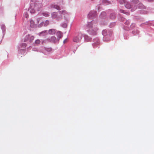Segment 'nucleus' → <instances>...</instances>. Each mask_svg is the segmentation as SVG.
I'll return each instance as SVG.
<instances>
[{"instance_id":"obj_19","label":"nucleus","mask_w":154,"mask_h":154,"mask_svg":"<svg viewBox=\"0 0 154 154\" xmlns=\"http://www.w3.org/2000/svg\"><path fill=\"white\" fill-rule=\"evenodd\" d=\"M59 12L61 14H64L66 13V12L65 10H63L62 11H59Z\"/></svg>"},{"instance_id":"obj_8","label":"nucleus","mask_w":154,"mask_h":154,"mask_svg":"<svg viewBox=\"0 0 154 154\" xmlns=\"http://www.w3.org/2000/svg\"><path fill=\"white\" fill-rule=\"evenodd\" d=\"M48 40L50 42L54 43H55L56 42V38L55 36H52L50 38H49Z\"/></svg>"},{"instance_id":"obj_26","label":"nucleus","mask_w":154,"mask_h":154,"mask_svg":"<svg viewBox=\"0 0 154 154\" xmlns=\"http://www.w3.org/2000/svg\"><path fill=\"white\" fill-rule=\"evenodd\" d=\"M122 11V13H123V12H124V11H123V10H122V11Z\"/></svg>"},{"instance_id":"obj_13","label":"nucleus","mask_w":154,"mask_h":154,"mask_svg":"<svg viewBox=\"0 0 154 154\" xmlns=\"http://www.w3.org/2000/svg\"><path fill=\"white\" fill-rule=\"evenodd\" d=\"M52 7L55 8L58 10H60V7L59 6L57 5H54L52 6Z\"/></svg>"},{"instance_id":"obj_1","label":"nucleus","mask_w":154,"mask_h":154,"mask_svg":"<svg viewBox=\"0 0 154 154\" xmlns=\"http://www.w3.org/2000/svg\"><path fill=\"white\" fill-rule=\"evenodd\" d=\"M86 29L89 34L94 35L97 34V29L95 25L93 26V22L92 21L88 23L86 25Z\"/></svg>"},{"instance_id":"obj_6","label":"nucleus","mask_w":154,"mask_h":154,"mask_svg":"<svg viewBox=\"0 0 154 154\" xmlns=\"http://www.w3.org/2000/svg\"><path fill=\"white\" fill-rule=\"evenodd\" d=\"M49 23V21L48 20H46L45 23H44L43 22H42L39 25L40 26H43V25L44 24V26H47V25H48Z\"/></svg>"},{"instance_id":"obj_7","label":"nucleus","mask_w":154,"mask_h":154,"mask_svg":"<svg viewBox=\"0 0 154 154\" xmlns=\"http://www.w3.org/2000/svg\"><path fill=\"white\" fill-rule=\"evenodd\" d=\"M51 17L53 19L57 18V17L58 15L57 12H54L52 13L51 14Z\"/></svg>"},{"instance_id":"obj_2","label":"nucleus","mask_w":154,"mask_h":154,"mask_svg":"<svg viewBox=\"0 0 154 154\" xmlns=\"http://www.w3.org/2000/svg\"><path fill=\"white\" fill-rule=\"evenodd\" d=\"M82 37V33H79L77 36H75L73 39V42H80Z\"/></svg>"},{"instance_id":"obj_3","label":"nucleus","mask_w":154,"mask_h":154,"mask_svg":"<svg viewBox=\"0 0 154 154\" xmlns=\"http://www.w3.org/2000/svg\"><path fill=\"white\" fill-rule=\"evenodd\" d=\"M34 38V36H31L29 35H26L24 39V41L25 42L28 41H29V42H32Z\"/></svg>"},{"instance_id":"obj_18","label":"nucleus","mask_w":154,"mask_h":154,"mask_svg":"<svg viewBox=\"0 0 154 154\" xmlns=\"http://www.w3.org/2000/svg\"><path fill=\"white\" fill-rule=\"evenodd\" d=\"M42 14L43 16L45 17H48L49 16V14L47 12H45L42 13Z\"/></svg>"},{"instance_id":"obj_25","label":"nucleus","mask_w":154,"mask_h":154,"mask_svg":"<svg viewBox=\"0 0 154 154\" xmlns=\"http://www.w3.org/2000/svg\"><path fill=\"white\" fill-rule=\"evenodd\" d=\"M66 39H65V40L63 41V43H66Z\"/></svg>"},{"instance_id":"obj_9","label":"nucleus","mask_w":154,"mask_h":154,"mask_svg":"<svg viewBox=\"0 0 154 154\" xmlns=\"http://www.w3.org/2000/svg\"><path fill=\"white\" fill-rule=\"evenodd\" d=\"M30 22L31 27H34L37 25L36 23H35L34 21L32 20H31Z\"/></svg>"},{"instance_id":"obj_21","label":"nucleus","mask_w":154,"mask_h":154,"mask_svg":"<svg viewBox=\"0 0 154 154\" xmlns=\"http://www.w3.org/2000/svg\"><path fill=\"white\" fill-rule=\"evenodd\" d=\"M26 45L25 43H23L22 44V46H23V48H25L26 47Z\"/></svg>"},{"instance_id":"obj_17","label":"nucleus","mask_w":154,"mask_h":154,"mask_svg":"<svg viewBox=\"0 0 154 154\" xmlns=\"http://www.w3.org/2000/svg\"><path fill=\"white\" fill-rule=\"evenodd\" d=\"M23 16L26 18H28L29 17V15L27 12H25L23 14Z\"/></svg>"},{"instance_id":"obj_12","label":"nucleus","mask_w":154,"mask_h":154,"mask_svg":"<svg viewBox=\"0 0 154 154\" xmlns=\"http://www.w3.org/2000/svg\"><path fill=\"white\" fill-rule=\"evenodd\" d=\"M57 35L58 37L59 38V39L60 38H61L62 37L61 32L60 31H58L57 32Z\"/></svg>"},{"instance_id":"obj_4","label":"nucleus","mask_w":154,"mask_h":154,"mask_svg":"<svg viewBox=\"0 0 154 154\" xmlns=\"http://www.w3.org/2000/svg\"><path fill=\"white\" fill-rule=\"evenodd\" d=\"M97 14V12L95 11H92L90 12L88 14V16L90 17H92L95 16Z\"/></svg>"},{"instance_id":"obj_15","label":"nucleus","mask_w":154,"mask_h":154,"mask_svg":"<svg viewBox=\"0 0 154 154\" xmlns=\"http://www.w3.org/2000/svg\"><path fill=\"white\" fill-rule=\"evenodd\" d=\"M125 6L126 8H127L128 9H130L131 8V5L128 3L126 4L125 5Z\"/></svg>"},{"instance_id":"obj_10","label":"nucleus","mask_w":154,"mask_h":154,"mask_svg":"<svg viewBox=\"0 0 154 154\" xmlns=\"http://www.w3.org/2000/svg\"><path fill=\"white\" fill-rule=\"evenodd\" d=\"M84 37L85 40L87 42L91 40V38H90L87 35H84Z\"/></svg>"},{"instance_id":"obj_24","label":"nucleus","mask_w":154,"mask_h":154,"mask_svg":"<svg viewBox=\"0 0 154 154\" xmlns=\"http://www.w3.org/2000/svg\"><path fill=\"white\" fill-rule=\"evenodd\" d=\"M125 23L127 25H128L129 24V22L128 21L126 22H125Z\"/></svg>"},{"instance_id":"obj_27","label":"nucleus","mask_w":154,"mask_h":154,"mask_svg":"<svg viewBox=\"0 0 154 154\" xmlns=\"http://www.w3.org/2000/svg\"><path fill=\"white\" fill-rule=\"evenodd\" d=\"M115 18V16H114V17H113L112 18Z\"/></svg>"},{"instance_id":"obj_5","label":"nucleus","mask_w":154,"mask_h":154,"mask_svg":"<svg viewBox=\"0 0 154 154\" xmlns=\"http://www.w3.org/2000/svg\"><path fill=\"white\" fill-rule=\"evenodd\" d=\"M56 32V30L54 29H50L48 31V33L50 35L54 34Z\"/></svg>"},{"instance_id":"obj_22","label":"nucleus","mask_w":154,"mask_h":154,"mask_svg":"<svg viewBox=\"0 0 154 154\" xmlns=\"http://www.w3.org/2000/svg\"><path fill=\"white\" fill-rule=\"evenodd\" d=\"M106 31L105 30L103 31L102 33L103 35H105V33L106 32Z\"/></svg>"},{"instance_id":"obj_14","label":"nucleus","mask_w":154,"mask_h":154,"mask_svg":"<svg viewBox=\"0 0 154 154\" xmlns=\"http://www.w3.org/2000/svg\"><path fill=\"white\" fill-rule=\"evenodd\" d=\"M29 11L32 14H34L35 12V11L34 9L30 8L29 9Z\"/></svg>"},{"instance_id":"obj_23","label":"nucleus","mask_w":154,"mask_h":154,"mask_svg":"<svg viewBox=\"0 0 154 154\" xmlns=\"http://www.w3.org/2000/svg\"><path fill=\"white\" fill-rule=\"evenodd\" d=\"M132 2L134 3H137L138 2V1L137 0L136 1V0H133L132 1Z\"/></svg>"},{"instance_id":"obj_20","label":"nucleus","mask_w":154,"mask_h":154,"mask_svg":"<svg viewBox=\"0 0 154 154\" xmlns=\"http://www.w3.org/2000/svg\"><path fill=\"white\" fill-rule=\"evenodd\" d=\"M40 18H38L36 19V23L37 25L38 24L39 21H40Z\"/></svg>"},{"instance_id":"obj_11","label":"nucleus","mask_w":154,"mask_h":154,"mask_svg":"<svg viewBox=\"0 0 154 154\" xmlns=\"http://www.w3.org/2000/svg\"><path fill=\"white\" fill-rule=\"evenodd\" d=\"M48 34V32L47 30H45L41 32L40 33V35H47Z\"/></svg>"},{"instance_id":"obj_16","label":"nucleus","mask_w":154,"mask_h":154,"mask_svg":"<svg viewBox=\"0 0 154 154\" xmlns=\"http://www.w3.org/2000/svg\"><path fill=\"white\" fill-rule=\"evenodd\" d=\"M40 42V40L39 39H38L35 41V43L36 44L38 45L39 44Z\"/></svg>"}]
</instances>
